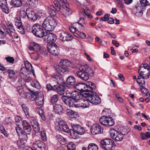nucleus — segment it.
Listing matches in <instances>:
<instances>
[{
    "label": "nucleus",
    "mask_w": 150,
    "mask_h": 150,
    "mask_svg": "<svg viewBox=\"0 0 150 150\" xmlns=\"http://www.w3.org/2000/svg\"><path fill=\"white\" fill-rule=\"evenodd\" d=\"M54 89L58 94L62 95L64 93L65 87L62 85H56L54 86Z\"/></svg>",
    "instance_id": "nucleus-29"
},
{
    "label": "nucleus",
    "mask_w": 150,
    "mask_h": 150,
    "mask_svg": "<svg viewBox=\"0 0 150 150\" xmlns=\"http://www.w3.org/2000/svg\"><path fill=\"white\" fill-rule=\"evenodd\" d=\"M139 76L137 79V82L140 85L145 84L144 79L149 78L150 75V69L147 64H142L138 69Z\"/></svg>",
    "instance_id": "nucleus-2"
},
{
    "label": "nucleus",
    "mask_w": 150,
    "mask_h": 150,
    "mask_svg": "<svg viewBox=\"0 0 150 150\" xmlns=\"http://www.w3.org/2000/svg\"><path fill=\"white\" fill-rule=\"evenodd\" d=\"M58 100V96L55 95L52 96L51 99V102L52 103L54 104L57 102Z\"/></svg>",
    "instance_id": "nucleus-53"
},
{
    "label": "nucleus",
    "mask_w": 150,
    "mask_h": 150,
    "mask_svg": "<svg viewBox=\"0 0 150 150\" xmlns=\"http://www.w3.org/2000/svg\"><path fill=\"white\" fill-rule=\"evenodd\" d=\"M56 8L54 6H50L49 9V13L52 16H55L56 14Z\"/></svg>",
    "instance_id": "nucleus-45"
},
{
    "label": "nucleus",
    "mask_w": 150,
    "mask_h": 150,
    "mask_svg": "<svg viewBox=\"0 0 150 150\" xmlns=\"http://www.w3.org/2000/svg\"><path fill=\"white\" fill-rule=\"evenodd\" d=\"M100 123L105 126H112L114 124V122L111 117L103 116L99 120Z\"/></svg>",
    "instance_id": "nucleus-11"
},
{
    "label": "nucleus",
    "mask_w": 150,
    "mask_h": 150,
    "mask_svg": "<svg viewBox=\"0 0 150 150\" xmlns=\"http://www.w3.org/2000/svg\"><path fill=\"white\" fill-rule=\"evenodd\" d=\"M0 6L4 12L6 13H9V9L7 6L6 0H0Z\"/></svg>",
    "instance_id": "nucleus-27"
},
{
    "label": "nucleus",
    "mask_w": 150,
    "mask_h": 150,
    "mask_svg": "<svg viewBox=\"0 0 150 150\" xmlns=\"http://www.w3.org/2000/svg\"><path fill=\"white\" fill-rule=\"evenodd\" d=\"M117 2L118 6L120 8H122L124 7L122 0H116Z\"/></svg>",
    "instance_id": "nucleus-64"
},
{
    "label": "nucleus",
    "mask_w": 150,
    "mask_h": 150,
    "mask_svg": "<svg viewBox=\"0 0 150 150\" xmlns=\"http://www.w3.org/2000/svg\"><path fill=\"white\" fill-rule=\"evenodd\" d=\"M103 129L98 125H93L91 129V132L93 135L101 133L103 131Z\"/></svg>",
    "instance_id": "nucleus-19"
},
{
    "label": "nucleus",
    "mask_w": 150,
    "mask_h": 150,
    "mask_svg": "<svg viewBox=\"0 0 150 150\" xmlns=\"http://www.w3.org/2000/svg\"><path fill=\"white\" fill-rule=\"evenodd\" d=\"M94 90L88 91L87 93L84 92L82 93V98L80 101L83 104L82 107L88 108L89 106V102L94 105L99 104L101 102L100 97L93 91Z\"/></svg>",
    "instance_id": "nucleus-1"
},
{
    "label": "nucleus",
    "mask_w": 150,
    "mask_h": 150,
    "mask_svg": "<svg viewBox=\"0 0 150 150\" xmlns=\"http://www.w3.org/2000/svg\"><path fill=\"white\" fill-rule=\"evenodd\" d=\"M60 39L62 41H68L72 40V36L67 32H63L60 34Z\"/></svg>",
    "instance_id": "nucleus-21"
},
{
    "label": "nucleus",
    "mask_w": 150,
    "mask_h": 150,
    "mask_svg": "<svg viewBox=\"0 0 150 150\" xmlns=\"http://www.w3.org/2000/svg\"><path fill=\"white\" fill-rule=\"evenodd\" d=\"M58 46L54 43L50 44L47 47L48 51L52 55H57L58 54Z\"/></svg>",
    "instance_id": "nucleus-14"
},
{
    "label": "nucleus",
    "mask_w": 150,
    "mask_h": 150,
    "mask_svg": "<svg viewBox=\"0 0 150 150\" xmlns=\"http://www.w3.org/2000/svg\"><path fill=\"white\" fill-rule=\"evenodd\" d=\"M26 13H27V17L29 19L33 21H35L37 19V14L32 9H27Z\"/></svg>",
    "instance_id": "nucleus-17"
},
{
    "label": "nucleus",
    "mask_w": 150,
    "mask_h": 150,
    "mask_svg": "<svg viewBox=\"0 0 150 150\" xmlns=\"http://www.w3.org/2000/svg\"><path fill=\"white\" fill-rule=\"evenodd\" d=\"M73 87L75 89L80 91L82 93L84 92L87 93L88 91L94 90L96 87L95 84L92 82H88L86 84L81 83H78L74 85Z\"/></svg>",
    "instance_id": "nucleus-4"
},
{
    "label": "nucleus",
    "mask_w": 150,
    "mask_h": 150,
    "mask_svg": "<svg viewBox=\"0 0 150 150\" xmlns=\"http://www.w3.org/2000/svg\"><path fill=\"white\" fill-rule=\"evenodd\" d=\"M147 5L142 4L140 1V3H137L133 9V13L136 15L141 17L143 14V12L144 10L145 7Z\"/></svg>",
    "instance_id": "nucleus-10"
},
{
    "label": "nucleus",
    "mask_w": 150,
    "mask_h": 150,
    "mask_svg": "<svg viewBox=\"0 0 150 150\" xmlns=\"http://www.w3.org/2000/svg\"><path fill=\"white\" fill-rule=\"evenodd\" d=\"M44 39L47 40L48 42L51 44L52 43H54L57 40V36L54 34L50 32L46 33V34L44 36Z\"/></svg>",
    "instance_id": "nucleus-12"
},
{
    "label": "nucleus",
    "mask_w": 150,
    "mask_h": 150,
    "mask_svg": "<svg viewBox=\"0 0 150 150\" xmlns=\"http://www.w3.org/2000/svg\"><path fill=\"white\" fill-rule=\"evenodd\" d=\"M41 138L44 141L47 140V137L46 134V131L45 130H43L41 132Z\"/></svg>",
    "instance_id": "nucleus-57"
},
{
    "label": "nucleus",
    "mask_w": 150,
    "mask_h": 150,
    "mask_svg": "<svg viewBox=\"0 0 150 150\" xmlns=\"http://www.w3.org/2000/svg\"><path fill=\"white\" fill-rule=\"evenodd\" d=\"M17 88L20 96L23 98H27L30 94L29 93L25 92L22 86H18Z\"/></svg>",
    "instance_id": "nucleus-23"
},
{
    "label": "nucleus",
    "mask_w": 150,
    "mask_h": 150,
    "mask_svg": "<svg viewBox=\"0 0 150 150\" xmlns=\"http://www.w3.org/2000/svg\"><path fill=\"white\" fill-rule=\"evenodd\" d=\"M56 137L57 140L61 144H64L66 143L65 139L61 135H57Z\"/></svg>",
    "instance_id": "nucleus-47"
},
{
    "label": "nucleus",
    "mask_w": 150,
    "mask_h": 150,
    "mask_svg": "<svg viewBox=\"0 0 150 150\" xmlns=\"http://www.w3.org/2000/svg\"><path fill=\"white\" fill-rule=\"evenodd\" d=\"M69 3H67L64 4L63 7H61L60 10H61L63 15L65 17H66L69 16L71 13V11L69 8Z\"/></svg>",
    "instance_id": "nucleus-15"
},
{
    "label": "nucleus",
    "mask_w": 150,
    "mask_h": 150,
    "mask_svg": "<svg viewBox=\"0 0 150 150\" xmlns=\"http://www.w3.org/2000/svg\"><path fill=\"white\" fill-rule=\"evenodd\" d=\"M8 74V78L9 79L12 80H15L16 79V74L15 72L12 69H8L7 70Z\"/></svg>",
    "instance_id": "nucleus-34"
},
{
    "label": "nucleus",
    "mask_w": 150,
    "mask_h": 150,
    "mask_svg": "<svg viewBox=\"0 0 150 150\" xmlns=\"http://www.w3.org/2000/svg\"><path fill=\"white\" fill-rule=\"evenodd\" d=\"M74 112V111L69 109H68L67 110V115L71 117L72 116Z\"/></svg>",
    "instance_id": "nucleus-60"
},
{
    "label": "nucleus",
    "mask_w": 150,
    "mask_h": 150,
    "mask_svg": "<svg viewBox=\"0 0 150 150\" xmlns=\"http://www.w3.org/2000/svg\"><path fill=\"white\" fill-rule=\"evenodd\" d=\"M32 32L35 36L40 38L44 37L46 34L42 26L38 24H35L33 25Z\"/></svg>",
    "instance_id": "nucleus-8"
},
{
    "label": "nucleus",
    "mask_w": 150,
    "mask_h": 150,
    "mask_svg": "<svg viewBox=\"0 0 150 150\" xmlns=\"http://www.w3.org/2000/svg\"><path fill=\"white\" fill-rule=\"evenodd\" d=\"M100 146L104 150H112L115 144L113 141L110 139H105L100 142Z\"/></svg>",
    "instance_id": "nucleus-7"
},
{
    "label": "nucleus",
    "mask_w": 150,
    "mask_h": 150,
    "mask_svg": "<svg viewBox=\"0 0 150 150\" xmlns=\"http://www.w3.org/2000/svg\"><path fill=\"white\" fill-rule=\"evenodd\" d=\"M141 137L143 140L148 139L150 137V133L148 132H146L145 133H142L141 134Z\"/></svg>",
    "instance_id": "nucleus-44"
},
{
    "label": "nucleus",
    "mask_w": 150,
    "mask_h": 150,
    "mask_svg": "<svg viewBox=\"0 0 150 150\" xmlns=\"http://www.w3.org/2000/svg\"><path fill=\"white\" fill-rule=\"evenodd\" d=\"M44 144L42 142L40 141H36L33 144V146L35 150L38 148L42 147V146H44Z\"/></svg>",
    "instance_id": "nucleus-38"
},
{
    "label": "nucleus",
    "mask_w": 150,
    "mask_h": 150,
    "mask_svg": "<svg viewBox=\"0 0 150 150\" xmlns=\"http://www.w3.org/2000/svg\"><path fill=\"white\" fill-rule=\"evenodd\" d=\"M57 24L56 20L51 16L47 17L42 23V27L46 31H51L54 30Z\"/></svg>",
    "instance_id": "nucleus-5"
},
{
    "label": "nucleus",
    "mask_w": 150,
    "mask_h": 150,
    "mask_svg": "<svg viewBox=\"0 0 150 150\" xmlns=\"http://www.w3.org/2000/svg\"><path fill=\"white\" fill-rule=\"evenodd\" d=\"M140 89L142 91L144 94V95L146 96H149V94L148 90L143 87L142 86L140 85Z\"/></svg>",
    "instance_id": "nucleus-52"
},
{
    "label": "nucleus",
    "mask_w": 150,
    "mask_h": 150,
    "mask_svg": "<svg viewBox=\"0 0 150 150\" xmlns=\"http://www.w3.org/2000/svg\"><path fill=\"white\" fill-rule=\"evenodd\" d=\"M29 91L31 92V94L30 96V99L33 101H35L38 98V92H34L32 91H30L29 89H28Z\"/></svg>",
    "instance_id": "nucleus-33"
},
{
    "label": "nucleus",
    "mask_w": 150,
    "mask_h": 150,
    "mask_svg": "<svg viewBox=\"0 0 150 150\" xmlns=\"http://www.w3.org/2000/svg\"><path fill=\"white\" fill-rule=\"evenodd\" d=\"M37 111L40 115L41 117L43 120L45 119V117L44 114V112L43 109L41 108H39L37 109Z\"/></svg>",
    "instance_id": "nucleus-50"
},
{
    "label": "nucleus",
    "mask_w": 150,
    "mask_h": 150,
    "mask_svg": "<svg viewBox=\"0 0 150 150\" xmlns=\"http://www.w3.org/2000/svg\"><path fill=\"white\" fill-rule=\"evenodd\" d=\"M15 24L19 31L22 34H24V31L22 26V23L20 20V17H16L15 19Z\"/></svg>",
    "instance_id": "nucleus-20"
},
{
    "label": "nucleus",
    "mask_w": 150,
    "mask_h": 150,
    "mask_svg": "<svg viewBox=\"0 0 150 150\" xmlns=\"http://www.w3.org/2000/svg\"><path fill=\"white\" fill-rule=\"evenodd\" d=\"M70 97L71 98V100L72 101V100H74L72 102L73 104L79 105V106H78L77 107V108L80 107H82L83 104H82V103L80 101V100L82 98L81 93H80L77 91L75 90L73 91L72 93H71V95Z\"/></svg>",
    "instance_id": "nucleus-6"
},
{
    "label": "nucleus",
    "mask_w": 150,
    "mask_h": 150,
    "mask_svg": "<svg viewBox=\"0 0 150 150\" xmlns=\"http://www.w3.org/2000/svg\"><path fill=\"white\" fill-rule=\"evenodd\" d=\"M31 45L34 46L35 49H37L39 50L41 48V47L40 45L39 44L36 43L35 42H32L31 43Z\"/></svg>",
    "instance_id": "nucleus-58"
},
{
    "label": "nucleus",
    "mask_w": 150,
    "mask_h": 150,
    "mask_svg": "<svg viewBox=\"0 0 150 150\" xmlns=\"http://www.w3.org/2000/svg\"><path fill=\"white\" fill-rule=\"evenodd\" d=\"M31 85L34 88L38 89H39L40 88V84L36 80H33L31 83Z\"/></svg>",
    "instance_id": "nucleus-43"
},
{
    "label": "nucleus",
    "mask_w": 150,
    "mask_h": 150,
    "mask_svg": "<svg viewBox=\"0 0 150 150\" xmlns=\"http://www.w3.org/2000/svg\"><path fill=\"white\" fill-rule=\"evenodd\" d=\"M27 16V13H26V11H25V10H22L20 11V16H18L20 17V19L21 18H24Z\"/></svg>",
    "instance_id": "nucleus-54"
},
{
    "label": "nucleus",
    "mask_w": 150,
    "mask_h": 150,
    "mask_svg": "<svg viewBox=\"0 0 150 150\" xmlns=\"http://www.w3.org/2000/svg\"><path fill=\"white\" fill-rule=\"evenodd\" d=\"M25 142L20 139L17 140V144L18 146L20 148H23L24 147V144Z\"/></svg>",
    "instance_id": "nucleus-51"
},
{
    "label": "nucleus",
    "mask_w": 150,
    "mask_h": 150,
    "mask_svg": "<svg viewBox=\"0 0 150 150\" xmlns=\"http://www.w3.org/2000/svg\"><path fill=\"white\" fill-rule=\"evenodd\" d=\"M29 120L34 131L36 132H38L40 130V127L35 118L31 116Z\"/></svg>",
    "instance_id": "nucleus-16"
},
{
    "label": "nucleus",
    "mask_w": 150,
    "mask_h": 150,
    "mask_svg": "<svg viewBox=\"0 0 150 150\" xmlns=\"http://www.w3.org/2000/svg\"><path fill=\"white\" fill-rule=\"evenodd\" d=\"M58 125L60 129L64 132H68L69 131V129L67 125L66 122L64 121H60Z\"/></svg>",
    "instance_id": "nucleus-26"
},
{
    "label": "nucleus",
    "mask_w": 150,
    "mask_h": 150,
    "mask_svg": "<svg viewBox=\"0 0 150 150\" xmlns=\"http://www.w3.org/2000/svg\"><path fill=\"white\" fill-rule=\"evenodd\" d=\"M7 25L8 27V29L6 30V31H5L3 32L2 30L0 31L3 35H5L8 33H9V32L10 33L14 32L15 31L13 28V25L11 23L8 22L7 24Z\"/></svg>",
    "instance_id": "nucleus-28"
},
{
    "label": "nucleus",
    "mask_w": 150,
    "mask_h": 150,
    "mask_svg": "<svg viewBox=\"0 0 150 150\" xmlns=\"http://www.w3.org/2000/svg\"><path fill=\"white\" fill-rule=\"evenodd\" d=\"M70 62L67 60H61L60 61V64L64 68H66L68 67Z\"/></svg>",
    "instance_id": "nucleus-42"
},
{
    "label": "nucleus",
    "mask_w": 150,
    "mask_h": 150,
    "mask_svg": "<svg viewBox=\"0 0 150 150\" xmlns=\"http://www.w3.org/2000/svg\"><path fill=\"white\" fill-rule=\"evenodd\" d=\"M5 59L7 62L10 63H13L15 60L13 57L10 56L6 57Z\"/></svg>",
    "instance_id": "nucleus-59"
},
{
    "label": "nucleus",
    "mask_w": 150,
    "mask_h": 150,
    "mask_svg": "<svg viewBox=\"0 0 150 150\" xmlns=\"http://www.w3.org/2000/svg\"><path fill=\"white\" fill-rule=\"evenodd\" d=\"M118 131L114 129H111L110 132V135L111 138L113 139L115 137L117 134Z\"/></svg>",
    "instance_id": "nucleus-48"
},
{
    "label": "nucleus",
    "mask_w": 150,
    "mask_h": 150,
    "mask_svg": "<svg viewBox=\"0 0 150 150\" xmlns=\"http://www.w3.org/2000/svg\"><path fill=\"white\" fill-rule=\"evenodd\" d=\"M29 4L34 6L35 5L37 4L38 0H28Z\"/></svg>",
    "instance_id": "nucleus-63"
},
{
    "label": "nucleus",
    "mask_w": 150,
    "mask_h": 150,
    "mask_svg": "<svg viewBox=\"0 0 150 150\" xmlns=\"http://www.w3.org/2000/svg\"><path fill=\"white\" fill-rule=\"evenodd\" d=\"M11 2L13 6L17 7L21 6L22 4L21 0H11Z\"/></svg>",
    "instance_id": "nucleus-41"
},
{
    "label": "nucleus",
    "mask_w": 150,
    "mask_h": 150,
    "mask_svg": "<svg viewBox=\"0 0 150 150\" xmlns=\"http://www.w3.org/2000/svg\"><path fill=\"white\" fill-rule=\"evenodd\" d=\"M87 13H88V12L87 11L84 10V8H83V9H82L79 12V14L80 16V20L78 23L82 26H83L82 24L84 25L85 24V23H84L83 22H82L81 21H83L85 20Z\"/></svg>",
    "instance_id": "nucleus-18"
},
{
    "label": "nucleus",
    "mask_w": 150,
    "mask_h": 150,
    "mask_svg": "<svg viewBox=\"0 0 150 150\" xmlns=\"http://www.w3.org/2000/svg\"><path fill=\"white\" fill-rule=\"evenodd\" d=\"M71 125L72 128L70 130L71 135L77 134L81 135L85 133V131L83 128L80 125L74 123H71Z\"/></svg>",
    "instance_id": "nucleus-9"
},
{
    "label": "nucleus",
    "mask_w": 150,
    "mask_h": 150,
    "mask_svg": "<svg viewBox=\"0 0 150 150\" xmlns=\"http://www.w3.org/2000/svg\"><path fill=\"white\" fill-rule=\"evenodd\" d=\"M24 65L25 67H23L21 68H24L25 71H28L30 73H32L34 76H35V74L34 69H33L31 64L28 61H25Z\"/></svg>",
    "instance_id": "nucleus-24"
},
{
    "label": "nucleus",
    "mask_w": 150,
    "mask_h": 150,
    "mask_svg": "<svg viewBox=\"0 0 150 150\" xmlns=\"http://www.w3.org/2000/svg\"><path fill=\"white\" fill-rule=\"evenodd\" d=\"M66 81L68 84L74 86L76 83V80L74 76H70L67 78Z\"/></svg>",
    "instance_id": "nucleus-36"
},
{
    "label": "nucleus",
    "mask_w": 150,
    "mask_h": 150,
    "mask_svg": "<svg viewBox=\"0 0 150 150\" xmlns=\"http://www.w3.org/2000/svg\"><path fill=\"white\" fill-rule=\"evenodd\" d=\"M68 150H75L76 148L75 145L72 142H69L67 144Z\"/></svg>",
    "instance_id": "nucleus-49"
},
{
    "label": "nucleus",
    "mask_w": 150,
    "mask_h": 150,
    "mask_svg": "<svg viewBox=\"0 0 150 150\" xmlns=\"http://www.w3.org/2000/svg\"><path fill=\"white\" fill-rule=\"evenodd\" d=\"M97 146L95 144H90L88 147V150H98Z\"/></svg>",
    "instance_id": "nucleus-46"
},
{
    "label": "nucleus",
    "mask_w": 150,
    "mask_h": 150,
    "mask_svg": "<svg viewBox=\"0 0 150 150\" xmlns=\"http://www.w3.org/2000/svg\"><path fill=\"white\" fill-rule=\"evenodd\" d=\"M54 111L57 113L60 114L62 113L63 108L62 105L59 104H56L54 107Z\"/></svg>",
    "instance_id": "nucleus-35"
},
{
    "label": "nucleus",
    "mask_w": 150,
    "mask_h": 150,
    "mask_svg": "<svg viewBox=\"0 0 150 150\" xmlns=\"http://www.w3.org/2000/svg\"><path fill=\"white\" fill-rule=\"evenodd\" d=\"M0 131H1V133L5 136L7 137L8 136V134L6 130L5 129L4 127L1 125H0Z\"/></svg>",
    "instance_id": "nucleus-55"
},
{
    "label": "nucleus",
    "mask_w": 150,
    "mask_h": 150,
    "mask_svg": "<svg viewBox=\"0 0 150 150\" xmlns=\"http://www.w3.org/2000/svg\"><path fill=\"white\" fill-rule=\"evenodd\" d=\"M22 108L24 111V112L25 114L27 117L29 119L31 117L30 116L28 112V109L27 106L24 104H23L21 105Z\"/></svg>",
    "instance_id": "nucleus-39"
},
{
    "label": "nucleus",
    "mask_w": 150,
    "mask_h": 150,
    "mask_svg": "<svg viewBox=\"0 0 150 150\" xmlns=\"http://www.w3.org/2000/svg\"><path fill=\"white\" fill-rule=\"evenodd\" d=\"M24 131L30 132L31 130V127L29 123L26 120H23L22 122Z\"/></svg>",
    "instance_id": "nucleus-31"
},
{
    "label": "nucleus",
    "mask_w": 150,
    "mask_h": 150,
    "mask_svg": "<svg viewBox=\"0 0 150 150\" xmlns=\"http://www.w3.org/2000/svg\"><path fill=\"white\" fill-rule=\"evenodd\" d=\"M52 77L53 78L57 80V82L58 83L60 82V81H62V79L60 78V76L58 75H55L54 76H52Z\"/></svg>",
    "instance_id": "nucleus-61"
},
{
    "label": "nucleus",
    "mask_w": 150,
    "mask_h": 150,
    "mask_svg": "<svg viewBox=\"0 0 150 150\" xmlns=\"http://www.w3.org/2000/svg\"><path fill=\"white\" fill-rule=\"evenodd\" d=\"M27 133V132L24 131V132H22V133L19 134V139L25 142L28 138Z\"/></svg>",
    "instance_id": "nucleus-40"
},
{
    "label": "nucleus",
    "mask_w": 150,
    "mask_h": 150,
    "mask_svg": "<svg viewBox=\"0 0 150 150\" xmlns=\"http://www.w3.org/2000/svg\"><path fill=\"white\" fill-rule=\"evenodd\" d=\"M110 15L108 14H105L103 17L100 18V20L103 21H107Z\"/></svg>",
    "instance_id": "nucleus-62"
},
{
    "label": "nucleus",
    "mask_w": 150,
    "mask_h": 150,
    "mask_svg": "<svg viewBox=\"0 0 150 150\" xmlns=\"http://www.w3.org/2000/svg\"><path fill=\"white\" fill-rule=\"evenodd\" d=\"M40 53L44 55H46L47 54V52L45 48L41 47L39 50Z\"/></svg>",
    "instance_id": "nucleus-56"
},
{
    "label": "nucleus",
    "mask_w": 150,
    "mask_h": 150,
    "mask_svg": "<svg viewBox=\"0 0 150 150\" xmlns=\"http://www.w3.org/2000/svg\"><path fill=\"white\" fill-rule=\"evenodd\" d=\"M54 4L56 7L58 8V11L60 10L61 4H65L67 3L66 0H56L54 1Z\"/></svg>",
    "instance_id": "nucleus-32"
},
{
    "label": "nucleus",
    "mask_w": 150,
    "mask_h": 150,
    "mask_svg": "<svg viewBox=\"0 0 150 150\" xmlns=\"http://www.w3.org/2000/svg\"><path fill=\"white\" fill-rule=\"evenodd\" d=\"M25 71V69L24 68H21L20 71V76L24 81L28 82L31 80V78L30 76L27 75V73Z\"/></svg>",
    "instance_id": "nucleus-22"
},
{
    "label": "nucleus",
    "mask_w": 150,
    "mask_h": 150,
    "mask_svg": "<svg viewBox=\"0 0 150 150\" xmlns=\"http://www.w3.org/2000/svg\"><path fill=\"white\" fill-rule=\"evenodd\" d=\"M55 69L57 72L61 75L63 74L65 72H69L68 70L64 68H63L59 65L56 66Z\"/></svg>",
    "instance_id": "nucleus-30"
},
{
    "label": "nucleus",
    "mask_w": 150,
    "mask_h": 150,
    "mask_svg": "<svg viewBox=\"0 0 150 150\" xmlns=\"http://www.w3.org/2000/svg\"><path fill=\"white\" fill-rule=\"evenodd\" d=\"M62 99L65 104L69 105L70 108L75 107L77 108V107L79 106V104L78 105L77 104H73L72 102L74 100H72V101L71 100V98L69 96H63L62 97Z\"/></svg>",
    "instance_id": "nucleus-13"
},
{
    "label": "nucleus",
    "mask_w": 150,
    "mask_h": 150,
    "mask_svg": "<svg viewBox=\"0 0 150 150\" xmlns=\"http://www.w3.org/2000/svg\"><path fill=\"white\" fill-rule=\"evenodd\" d=\"M38 97L36 100V104L40 107L42 106L44 103V97L42 92L40 91L39 92Z\"/></svg>",
    "instance_id": "nucleus-25"
},
{
    "label": "nucleus",
    "mask_w": 150,
    "mask_h": 150,
    "mask_svg": "<svg viewBox=\"0 0 150 150\" xmlns=\"http://www.w3.org/2000/svg\"><path fill=\"white\" fill-rule=\"evenodd\" d=\"M79 69V71L76 72V75L82 80L86 81L88 79L89 76L94 75V71L87 65H80Z\"/></svg>",
    "instance_id": "nucleus-3"
},
{
    "label": "nucleus",
    "mask_w": 150,
    "mask_h": 150,
    "mask_svg": "<svg viewBox=\"0 0 150 150\" xmlns=\"http://www.w3.org/2000/svg\"><path fill=\"white\" fill-rule=\"evenodd\" d=\"M128 132H127L126 134H124L118 131L117 134V135L115 137V138H114L113 139L116 141H121L123 139V135H125Z\"/></svg>",
    "instance_id": "nucleus-37"
}]
</instances>
